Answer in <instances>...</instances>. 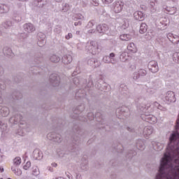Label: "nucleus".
I'll return each mask as SVG.
<instances>
[{"mask_svg": "<svg viewBox=\"0 0 179 179\" xmlns=\"http://www.w3.org/2000/svg\"><path fill=\"white\" fill-rule=\"evenodd\" d=\"M3 171H4L3 168H0V173H3Z\"/></svg>", "mask_w": 179, "mask_h": 179, "instance_id": "e433bc0d", "label": "nucleus"}, {"mask_svg": "<svg viewBox=\"0 0 179 179\" xmlns=\"http://www.w3.org/2000/svg\"><path fill=\"white\" fill-rule=\"evenodd\" d=\"M89 64H90L91 66H92V68H97V66H99V64H99V62H96V60H94V59H91L90 60H89Z\"/></svg>", "mask_w": 179, "mask_h": 179, "instance_id": "a211bd4d", "label": "nucleus"}, {"mask_svg": "<svg viewBox=\"0 0 179 179\" xmlns=\"http://www.w3.org/2000/svg\"><path fill=\"white\" fill-rule=\"evenodd\" d=\"M148 68L152 73H156L159 71V66H157V62L156 61H151L148 64Z\"/></svg>", "mask_w": 179, "mask_h": 179, "instance_id": "39448f33", "label": "nucleus"}, {"mask_svg": "<svg viewBox=\"0 0 179 179\" xmlns=\"http://www.w3.org/2000/svg\"><path fill=\"white\" fill-rule=\"evenodd\" d=\"M103 61L106 64H110V62H111V59H110L108 56H104L103 58Z\"/></svg>", "mask_w": 179, "mask_h": 179, "instance_id": "b1692460", "label": "nucleus"}, {"mask_svg": "<svg viewBox=\"0 0 179 179\" xmlns=\"http://www.w3.org/2000/svg\"><path fill=\"white\" fill-rule=\"evenodd\" d=\"M152 132H153V129L151 127H147L144 130V135L149 136V135H152Z\"/></svg>", "mask_w": 179, "mask_h": 179, "instance_id": "f3484780", "label": "nucleus"}, {"mask_svg": "<svg viewBox=\"0 0 179 179\" xmlns=\"http://www.w3.org/2000/svg\"><path fill=\"white\" fill-rule=\"evenodd\" d=\"M159 145V148L157 149V150H162V149H163V145H160V144H157V145Z\"/></svg>", "mask_w": 179, "mask_h": 179, "instance_id": "c9c22d12", "label": "nucleus"}, {"mask_svg": "<svg viewBox=\"0 0 179 179\" xmlns=\"http://www.w3.org/2000/svg\"><path fill=\"white\" fill-rule=\"evenodd\" d=\"M74 25H75V26H78V25H79V22H75V23H74Z\"/></svg>", "mask_w": 179, "mask_h": 179, "instance_id": "58836bf2", "label": "nucleus"}, {"mask_svg": "<svg viewBox=\"0 0 179 179\" xmlns=\"http://www.w3.org/2000/svg\"><path fill=\"white\" fill-rule=\"evenodd\" d=\"M92 3L94 6H99V2L97 0H92Z\"/></svg>", "mask_w": 179, "mask_h": 179, "instance_id": "7c9ffc66", "label": "nucleus"}, {"mask_svg": "<svg viewBox=\"0 0 179 179\" xmlns=\"http://www.w3.org/2000/svg\"><path fill=\"white\" fill-rule=\"evenodd\" d=\"M51 83H53L54 86H57L59 83V77L58 75L53 73L50 76Z\"/></svg>", "mask_w": 179, "mask_h": 179, "instance_id": "6e6552de", "label": "nucleus"}, {"mask_svg": "<svg viewBox=\"0 0 179 179\" xmlns=\"http://www.w3.org/2000/svg\"><path fill=\"white\" fill-rule=\"evenodd\" d=\"M89 50L93 54V55L97 54V52H99V43L96 41H92L90 43Z\"/></svg>", "mask_w": 179, "mask_h": 179, "instance_id": "f03ea898", "label": "nucleus"}, {"mask_svg": "<svg viewBox=\"0 0 179 179\" xmlns=\"http://www.w3.org/2000/svg\"><path fill=\"white\" fill-rule=\"evenodd\" d=\"M40 43H43V44H44V41L43 40L42 41H38V45H39V47H43V45H41Z\"/></svg>", "mask_w": 179, "mask_h": 179, "instance_id": "72a5a7b5", "label": "nucleus"}, {"mask_svg": "<svg viewBox=\"0 0 179 179\" xmlns=\"http://www.w3.org/2000/svg\"><path fill=\"white\" fill-rule=\"evenodd\" d=\"M8 7L5 5L0 6V13H6V10Z\"/></svg>", "mask_w": 179, "mask_h": 179, "instance_id": "4be33fe9", "label": "nucleus"}, {"mask_svg": "<svg viewBox=\"0 0 179 179\" xmlns=\"http://www.w3.org/2000/svg\"><path fill=\"white\" fill-rule=\"evenodd\" d=\"M137 146H138V144L137 143Z\"/></svg>", "mask_w": 179, "mask_h": 179, "instance_id": "de8ad7c7", "label": "nucleus"}, {"mask_svg": "<svg viewBox=\"0 0 179 179\" xmlns=\"http://www.w3.org/2000/svg\"><path fill=\"white\" fill-rule=\"evenodd\" d=\"M120 38L122 41H129L132 38V36L128 34H123L120 36Z\"/></svg>", "mask_w": 179, "mask_h": 179, "instance_id": "f8f14e48", "label": "nucleus"}, {"mask_svg": "<svg viewBox=\"0 0 179 179\" xmlns=\"http://www.w3.org/2000/svg\"><path fill=\"white\" fill-rule=\"evenodd\" d=\"M168 38L171 43H173V44H178L179 43V36L177 35L169 34Z\"/></svg>", "mask_w": 179, "mask_h": 179, "instance_id": "1a4fd4ad", "label": "nucleus"}, {"mask_svg": "<svg viewBox=\"0 0 179 179\" xmlns=\"http://www.w3.org/2000/svg\"><path fill=\"white\" fill-rule=\"evenodd\" d=\"M141 118L143 121H146V122H149L150 124H155L157 122L156 117L152 115H141Z\"/></svg>", "mask_w": 179, "mask_h": 179, "instance_id": "7ed1b4c3", "label": "nucleus"}, {"mask_svg": "<svg viewBox=\"0 0 179 179\" xmlns=\"http://www.w3.org/2000/svg\"><path fill=\"white\" fill-rule=\"evenodd\" d=\"M31 167V162H27L23 166L24 170H29Z\"/></svg>", "mask_w": 179, "mask_h": 179, "instance_id": "5701e85b", "label": "nucleus"}, {"mask_svg": "<svg viewBox=\"0 0 179 179\" xmlns=\"http://www.w3.org/2000/svg\"><path fill=\"white\" fill-rule=\"evenodd\" d=\"M2 111H5V113L3 114V117H6L9 114V109L6 107H3Z\"/></svg>", "mask_w": 179, "mask_h": 179, "instance_id": "a878e982", "label": "nucleus"}, {"mask_svg": "<svg viewBox=\"0 0 179 179\" xmlns=\"http://www.w3.org/2000/svg\"><path fill=\"white\" fill-rule=\"evenodd\" d=\"M24 29L27 33H32V31L36 30V28H34V26H33V24L31 23L25 24L24 25Z\"/></svg>", "mask_w": 179, "mask_h": 179, "instance_id": "9b49d317", "label": "nucleus"}, {"mask_svg": "<svg viewBox=\"0 0 179 179\" xmlns=\"http://www.w3.org/2000/svg\"><path fill=\"white\" fill-rule=\"evenodd\" d=\"M57 2H61L62 0H56Z\"/></svg>", "mask_w": 179, "mask_h": 179, "instance_id": "79ce46f5", "label": "nucleus"}, {"mask_svg": "<svg viewBox=\"0 0 179 179\" xmlns=\"http://www.w3.org/2000/svg\"><path fill=\"white\" fill-rule=\"evenodd\" d=\"M173 59L174 62L179 64V52L173 53Z\"/></svg>", "mask_w": 179, "mask_h": 179, "instance_id": "412c9836", "label": "nucleus"}, {"mask_svg": "<svg viewBox=\"0 0 179 179\" xmlns=\"http://www.w3.org/2000/svg\"><path fill=\"white\" fill-rule=\"evenodd\" d=\"M66 58V57H64V59Z\"/></svg>", "mask_w": 179, "mask_h": 179, "instance_id": "37998d69", "label": "nucleus"}, {"mask_svg": "<svg viewBox=\"0 0 179 179\" xmlns=\"http://www.w3.org/2000/svg\"><path fill=\"white\" fill-rule=\"evenodd\" d=\"M146 75V70L145 69H141L138 71V76H134V79H138L139 76H145Z\"/></svg>", "mask_w": 179, "mask_h": 179, "instance_id": "6ab92c4d", "label": "nucleus"}, {"mask_svg": "<svg viewBox=\"0 0 179 179\" xmlns=\"http://www.w3.org/2000/svg\"><path fill=\"white\" fill-rule=\"evenodd\" d=\"M106 3H111L114 0H104Z\"/></svg>", "mask_w": 179, "mask_h": 179, "instance_id": "473e14b6", "label": "nucleus"}, {"mask_svg": "<svg viewBox=\"0 0 179 179\" xmlns=\"http://www.w3.org/2000/svg\"><path fill=\"white\" fill-rule=\"evenodd\" d=\"M32 174L34 176H38V174H40V172L38 171V169L36 168L33 171H32Z\"/></svg>", "mask_w": 179, "mask_h": 179, "instance_id": "cd10ccee", "label": "nucleus"}, {"mask_svg": "<svg viewBox=\"0 0 179 179\" xmlns=\"http://www.w3.org/2000/svg\"><path fill=\"white\" fill-rule=\"evenodd\" d=\"M122 9H124V2L119 1L114 3L113 12H115V13H121Z\"/></svg>", "mask_w": 179, "mask_h": 179, "instance_id": "f257e3e1", "label": "nucleus"}, {"mask_svg": "<svg viewBox=\"0 0 179 179\" xmlns=\"http://www.w3.org/2000/svg\"><path fill=\"white\" fill-rule=\"evenodd\" d=\"M90 32L92 33V31H90Z\"/></svg>", "mask_w": 179, "mask_h": 179, "instance_id": "49530a36", "label": "nucleus"}, {"mask_svg": "<svg viewBox=\"0 0 179 179\" xmlns=\"http://www.w3.org/2000/svg\"><path fill=\"white\" fill-rule=\"evenodd\" d=\"M52 166H54V167H57V166H58L56 163H54V164H52Z\"/></svg>", "mask_w": 179, "mask_h": 179, "instance_id": "4c0bfd02", "label": "nucleus"}, {"mask_svg": "<svg viewBox=\"0 0 179 179\" xmlns=\"http://www.w3.org/2000/svg\"><path fill=\"white\" fill-rule=\"evenodd\" d=\"M165 100L167 103H173V101H176V94L171 91H169L165 95Z\"/></svg>", "mask_w": 179, "mask_h": 179, "instance_id": "20e7f679", "label": "nucleus"}, {"mask_svg": "<svg viewBox=\"0 0 179 179\" xmlns=\"http://www.w3.org/2000/svg\"><path fill=\"white\" fill-rule=\"evenodd\" d=\"M89 24H91L92 26H93V22H90Z\"/></svg>", "mask_w": 179, "mask_h": 179, "instance_id": "ea45409f", "label": "nucleus"}, {"mask_svg": "<svg viewBox=\"0 0 179 179\" xmlns=\"http://www.w3.org/2000/svg\"><path fill=\"white\" fill-rule=\"evenodd\" d=\"M76 79H77V78H74V81L76 80Z\"/></svg>", "mask_w": 179, "mask_h": 179, "instance_id": "c03bdc74", "label": "nucleus"}, {"mask_svg": "<svg viewBox=\"0 0 179 179\" xmlns=\"http://www.w3.org/2000/svg\"><path fill=\"white\" fill-rule=\"evenodd\" d=\"M139 149H142V148H140Z\"/></svg>", "mask_w": 179, "mask_h": 179, "instance_id": "09e8293b", "label": "nucleus"}, {"mask_svg": "<svg viewBox=\"0 0 179 179\" xmlns=\"http://www.w3.org/2000/svg\"><path fill=\"white\" fill-rule=\"evenodd\" d=\"M88 115H91V118H89V120H93L94 117L93 116V113H89Z\"/></svg>", "mask_w": 179, "mask_h": 179, "instance_id": "f704fd0d", "label": "nucleus"}, {"mask_svg": "<svg viewBox=\"0 0 179 179\" xmlns=\"http://www.w3.org/2000/svg\"><path fill=\"white\" fill-rule=\"evenodd\" d=\"M108 57H109V59H110V61H113V59H114V58L115 57V53L114 52L110 53Z\"/></svg>", "mask_w": 179, "mask_h": 179, "instance_id": "c85d7f7f", "label": "nucleus"}, {"mask_svg": "<svg viewBox=\"0 0 179 179\" xmlns=\"http://www.w3.org/2000/svg\"><path fill=\"white\" fill-rule=\"evenodd\" d=\"M96 30L99 33L104 34V33H107V31H108V25L106 24H99L96 27Z\"/></svg>", "mask_w": 179, "mask_h": 179, "instance_id": "423d86ee", "label": "nucleus"}, {"mask_svg": "<svg viewBox=\"0 0 179 179\" xmlns=\"http://www.w3.org/2000/svg\"><path fill=\"white\" fill-rule=\"evenodd\" d=\"M155 2H156V0H151L150 1V5L152 8L155 7Z\"/></svg>", "mask_w": 179, "mask_h": 179, "instance_id": "2f4dec72", "label": "nucleus"}, {"mask_svg": "<svg viewBox=\"0 0 179 179\" xmlns=\"http://www.w3.org/2000/svg\"><path fill=\"white\" fill-rule=\"evenodd\" d=\"M72 37H73V36L72 35V33H69L66 36L65 38L66 40H69L70 38H72Z\"/></svg>", "mask_w": 179, "mask_h": 179, "instance_id": "c756f323", "label": "nucleus"}, {"mask_svg": "<svg viewBox=\"0 0 179 179\" xmlns=\"http://www.w3.org/2000/svg\"><path fill=\"white\" fill-rule=\"evenodd\" d=\"M141 148H143V145H141Z\"/></svg>", "mask_w": 179, "mask_h": 179, "instance_id": "a18cd8bd", "label": "nucleus"}, {"mask_svg": "<svg viewBox=\"0 0 179 179\" xmlns=\"http://www.w3.org/2000/svg\"><path fill=\"white\" fill-rule=\"evenodd\" d=\"M134 16L136 20L142 21L145 19V14L142 11H136Z\"/></svg>", "mask_w": 179, "mask_h": 179, "instance_id": "9d476101", "label": "nucleus"}, {"mask_svg": "<svg viewBox=\"0 0 179 179\" xmlns=\"http://www.w3.org/2000/svg\"><path fill=\"white\" fill-rule=\"evenodd\" d=\"M173 1H176V0H173Z\"/></svg>", "mask_w": 179, "mask_h": 179, "instance_id": "8fccbe9b", "label": "nucleus"}, {"mask_svg": "<svg viewBox=\"0 0 179 179\" xmlns=\"http://www.w3.org/2000/svg\"><path fill=\"white\" fill-rule=\"evenodd\" d=\"M127 51L130 52V54H136V52H138V48L134 43H130L127 45Z\"/></svg>", "mask_w": 179, "mask_h": 179, "instance_id": "0eeeda50", "label": "nucleus"}, {"mask_svg": "<svg viewBox=\"0 0 179 179\" xmlns=\"http://www.w3.org/2000/svg\"><path fill=\"white\" fill-rule=\"evenodd\" d=\"M128 53L124 52L122 53V55H120V59H123L124 61H127L128 59V57H127Z\"/></svg>", "mask_w": 179, "mask_h": 179, "instance_id": "393cba45", "label": "nucleus"}, {"mask_svg": "<svg viewBox=\"0 0 179 179\" xmlns=\"http://www.w3.org/2000/svg\"><path fill=\"white\" fill-rule=\"evenodd\" d=\"M11 170L15 176H22V170L16 166H12Z\"/></svg>", "mask_w": 179, "mask_h": 179, "instance_id": "2eb2a0df", "label": "nucleus"}, {"mask_svg": "<svg viewBox=\"0 0 179 179\" xmlns=\"http://www.w3.org/2000/svg\"><path fill=\"white\" fill-rule=\"evenodd\" d=\"M13 163L15 166H19L22 163V158L17 157L14 159Z\"/></svg>", "mask_w": 179, "mask_h": 179, "instance_id": "aec40b11", "label": "nucleus"}, {"mask_svg": "<svg viewBox=\"0 0 179 179\" xmlns=\"http://www.w3.org/2000/svg\"><path fill=\"white\" fill-rule=\"evenodd\" d=\"M67 59H69V60L66 61L65 59H63V62H64V64H71V62H72V57L69 56L66 57Z\"/></svg>", "mask_w": 179, "mask_h": 179, "instance_id": "bb28decb", "label": "nucleus"}, {"mask_svg": "<svg viewBox=\"0 0 179 179\" xmlns=\"http://www.w3.org/2000/svg\"><path fill=\"white\" fill-rule=\"evenodd\" d=\"M141 34H143L148 31V25L145 23H141L139 30Z\"/></svg>", "mask_w": 179, "mask_h": 179, "instance_id": "4468645a", "label": "nucleus"}, {"mask_svg": "<svg viewBox=\"0 0 179 179\" xmlns=\"http://www.w3.org/2000/svg\"><path fill=\"white\" fill-rule=\"evenodd\" d=\"M166 10L169 15H174L177 13V8L176 7H169L167 6Z\"/></svg>", "mask_w": 179, "mask_h": 179, "instance_id": "ddd939ff", "label": "nucleus"}, {"mask_svg": "<svg viewBox=\"0 0 179 179\" xmlns=\"http://www.w3.org/2000/svg\"><path fill=\"white\" fill-rule=\"evenodd\" d=\"M50 60L51 61V62H59V61H61V57L57 56L56 55H52L50 56Z\"/></svg>", "mask_w": 179, "mask_h": 179, "instance_id": "dca6fc26", "label": "nucleus"}, {"mask_svg": "<svg viewBox=\"0 0 179 179\" xmlns=\"http://www.w3.org/2000/svg\"><path fill=\"white\" fill-rule=\"evenodd\" d=\"M20 1H22V2H24V1H26L27 0H20Z\"/></svg>", "mask_w": 179, "mask_h": 179, "instance_id": "a19ab883", "label": "nucleus"}]
</instances>
